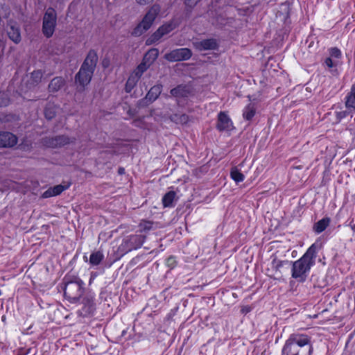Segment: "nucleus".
<instances>
[{
	"instance_id": "nucleus-23",
	"label": "nucleus",
	"mask_w": 355,
	"mask_h": 355,
	"mask_svg": "<svg viewBox=\"0 0 355 355\" xmlns=\"http://www.w3.org/2000/svg\"><path fill=\"white\" fill-rule=\"evenodd\" d=\"M159 52L156 49L149 50L144 55L143 61L148 63L150 66L158 57Z\"/></svg>"
},
{
	"instance_id": "nucleus-3",
	"label": "nucleus",
	"mask_w": 355,
	"mask_h": 355,
	"mask_svg": "<svg viewBox=\"0 0 355 355\" xmlns=\"http://www.w3.org/2000/svg\"><path fill=\"white\" fill-rule=\"evenodd\" d=\"M159 12L160 6L159 5L155 4L151 6L141 22L135 28L132 34L135 36H140L146 32L152 26Z\"/></svg>"
},
{
	"instance_id": "nucleus-15",
	"label": "nucleus",
	"mask_w": 355,
	"mask_h": 355,
	"mask_svg": "<svg viewBox=\"0 0 355 355\" xmlns=\"http://www.w3.org/2000/svg\"><path fill=\"white\" fill-rule=\"evenodd\" d=\"M69 143V139L65 136H59L49 140L47 145L51 148H57Z\"/></svg>"
},
{
	"instance_id": "nucleus-20",
	"label": "nucleus",
	"mask_w": 355,
	"mask_h": 355,
	"mask_svg": "<svg viewBox=\"0 0 355 355\" xmlns=\"http://www.w3.org/2000/svg\"><path fill=\"white\" fill-rule=\"evenodd\" d=\"M171 119L175 123L182 125L187 124L191 121L190 117L187 114L181 113L173 114L171 116Z\"/></svg>"
},
{
	"instance_id": "nucleus-28",
	"label": "nucleus",
	"mask_w": 355,
	"mask_h": 355,
	"mask_svg": "<svg viewBox=\"0 0 355 355\" xmlns=\"http://www.w3.org/2000/svg\"><path fill=\"white\" fill-rule=\"evenodd\" d=\"M230 177L236 183L241 182L245 179L244 175L241 173V171L236 167H234L231 169Z\"/></svg>"
},
{
	"instance_id": "nucleus-37",
	"label": "nucleus",
	"mask_w": 355,
	"mask_h": 355,
	"mask_svg": "<svg viewBox=\"0 0 355 355\" xmlns=\"http://www.w3.org/2000/svg\"><path fill=\"white\" fill-rule=\"evenodd\" d=\"M347 114L348 112L347 110H342L336 112V116L338 121H340L343 119L345 118L347 116Z\"/></svg>"
},
{
	"instance_id": "nucleus-14",
	"label": "nucleus",
	"mask_w": 355,
	"mask_h": 355,
	"mask_svg": "<svg viewBox=\"0 0 355 355\" xmlns=\"http://www.w3.org/2000/svg\"><path fill=\"white\" fill-rule=\"evenodd\" d=\"M195 46L199 50H211L216 48L217 43L214 39H207L196 42Z\"/></svg>"
},
{
	"instance_id": "nucleus-35",
	"label": "nucleus",
	"mask_w": 355,
	"mask_h": 355,
	"mask_svg": "<svg viewBox=\"0 0 355 355\" xmlns=\"http://www.w3.org/2000/svg\"><path fill=\"white\" fill-rule=\"evenodd\" d=\"M9 103V99L4 92H0V107L6 106Z\"/></svg>"
},
{
	"instance_id": "nucleus-42",
	"label": "nucleus",
	"mask_w": 355,
	"mask_h": 355,
	"mask_svg": "<svg viewBox=\"0 0 355 355\" xmlns=\"http://www.w3.org/2000/svg\"><path fill=\"white\" fill-rule=\"evenodd\" d=\"M250 311V308L249 307H244L243 309H242V312L243 313H248Z\"/></svg>"
},
{
	"instance_id": "nucleus-17",
	"label": "nucleus",
	"mask_w": 355,
	"mask_h": 355,
	"mask_svg": "<svg viewBox=\"0 0 355 355\" xmlns=\"http://www.w3.org/2000/svg\"><path fill=\"white\" fill-rule=\"evenodd\" d=\"M330 224V218L328 217L323 218L318 221L313 226V230L315 233L320 234Z\"/></svg>"
},
{
	"instance_id": "nucleus-30",
	"label": "nucleus",
	"mask_w": 355,
	"mask_h": 355,
	"mask_svg": "<svg viewBox=\"0 0 355 355\" xmlns=\"http://www.w3.org/2000/svg\"><path fill=\"white\" fill-rule=\"evenodd\" d=\"M150 65L142 60L141 63L139 64L135 70L132 72L137 74L139 78L141 77L143 73L149 68Z\"/></svg>"
},
{
	"instance_id": "nucleus-6",
	"label": "nucleus",
	"mask_w": 355,
	"mask_h": 355,
	"mask_svg": "<svg viewBox=\"0 0 355 355\" xmlns=\"http://www.w3.org/2000/svg\"><path fill=\"white\" fill-rule=\"evenodd\" d=\"M97 60L98 56L96 52L94 51H90L80 69V76L86 73V82L91 80L94 69L96 67Z\"/></svg>"
},
{
	"instance_id": "nucleus-32",
	"label": "nucleus",
	"mask_w": 355,
	"mask_h": 355,
	"mask_svg": "<svg viewBox=\"0 0 355 355\" xmlns=\"http://www.w3.org/2000/svg\"><path fill=\"white\" fill-rule=\"evenodd\" d=\"M86 73H84L81 76H80V71L78 73V74L76 76V81L80 85L85 87V85H88L91 80H89L88 82L85 81L86 78Z\"/></svg>"
},
{
	"instance_id": "nucleus-33",
	"label": "nucleus",
	"mask_w": 355,
	"mask_h": 355,
	"mask_svg": "<svg viewBox=\"0 0 355 355\" xmlns=\"http://www.w3.org/2000/svg\"><path fill=\"white\" fill-rule=\"evenodd\" d=\"M330 58L338 60L341 58L342 53L340 49L338 48H331L329 50Z\"/></svg>"
},
{
	"instance_id": "nucleus-1",
	"label": "nucleus",
	"mask_w": 355,
	"mask_h": 355,
	"mask_svg": "<svg viewBox=\"0 0 355 355\" xmlns=\"http://www.w3.org/2000/svg\"><path fill=\"white\" fill-rule=\"evenodd\" d=\"M322 248V243L316 241L298 260L293 262L291 276L297 282L306 281L311 268L315 265L317 253Z\"/></svg>"
},
{
	"instance_id": "nucleus-11",
	"label": "nucleus",
	"mask_w": 355,
	"mask_h": 355,
	"mask_svg": "<svg viewBox=\"0 0 355 355\" xmlns=\"http://www.w3.org/2000/svg\"><path fill=\"white\" fill-rule=\"evenodd\" d=\"M144 240L145 236L142 235H131L124 241V244L128 250H136L142 245Z\"/></svg>"
},
{
	"instance_id": "nucleus-24",
	"label": "nucleus",
	"mask_w": 355,
	"mask_h": 355,
	"mask_svg": "<svg viewBox=\"0 0 355 355\" xmlns=\"http://www.w3.org/2000/svg\"><path fill=\"white\" fill-rule=\"evenodd\" d=\"M139 79L140 78L137 74L132 73L126 82L125 91L128 93L130 92L136 86Z\"/></svg>"
},
{
	"instance_id": "nucleus-22",
	"label": "nucleus",
	"mask_w": 355,
	"mask_h": 355,
	"mask_svg": "<svg viewBox=\"0 0 355 355\" xmlns=\"http://www.w3.org/2000/svg\"><path fill=\"white\" fill-rule=\"evenodd\" d=\"M161 92H162V85H155L153 87H151L150 89L148 91V92L146 95V98L150 101H153L157 98V97L161 94Z\"/></svg>"
},
{
	"instance_id": "nucleus-25",
	"label": "nucleus",
	"mask_w": 355,
	"mask_h": 355,
	"mask_svg": "<svg viewBox=\"0 0 355 355\" xmlns=\"http://www.w3.org/2000/svg\"><path fill=\"white\" fill-rule=\"evenodd\" d=\"M64 80L61 77L54 78L49 85L50 92L58 91L64 85Z\"/></svg>"
},
{
	"instance_id": "nucleus-18",
	"label": "nucleus",
	"mask_w": 355,
	"mask_h": 355,
	"mask_svg": "<svg viewBox=\"0 0 355 355\" xmlns=\"http://www.w3.org/2000/svg\"><path fill=\"white\" fill-rule=\"evenodd\" d=\"M171 94L174 97L179 98L186 97L189 94V88L187 86H178L171 91Z\"/></svg>"
},
{
	"instance_id": "nucleus-29",
	"label": "nucleus",
	"mask_w": 355,
	"mask_h": 355,
	"mask_svg": "<svg viewBox=\"0 0 355 355\" xmlns=\"http://www.w3.org/2000/svg\"><path fill=\"white\" fill-rule=\"evenodd\" d=\"M139 231L141 232H147L155 228V224L148 220H141L139 225Z\"/></svg>"
},
{
	"instance_id": "nucleus-21",
	"label": "nucleus",
	"mask_w": 355,
	"mask_h": 355,
	"mask_svg": "<svg viewBox=\"0 0 355 355\" xmlns=\"http://www.w3.org/2000/svg\"><path fill=\"white\" fill-rule=\"evenodd\" d=\"M176 193L175 191H171L167 192L162 198V203L164 207H173V202L175 199Z\"/></svg>"
},
{
	"instance_id": "nucleus-12",
	"label": "nucleus",
	"mask_w": 355,
	"mask_h": 355,
	"mask_svg": "<svg viewBox=\"0 0 355 355\" xmlns=\"http://www.w3.org/2000/svg\"><path fill=\"white\" fill-rule=\"evenodd\" d=\"M17 137L10 132H0V147H11L17 144Z\"/></svg>"
},
{
	"instance_id": "nucleus-43",
	"label": "nucleus",
	"mask_w": 355,
	"mask_h": 355,
	"mask_svg": "<svg viewBox=\"0 0 355 355\" xmlns=\"http://www.w3.org/2000/svg\"><path fill=\"white\" fill-rule=\"evenodd\" d=\"M123 172V169H120V170H119V173H122Z\"/></svg>"
},
{
	"instance_id": "nucleus-31",
	"label": "nucleus",
	"mask_w": 355,
	"mask_h": 355,
	"mask_svg": "<svg viewBox=\"0 0 355 355\" xmlns=\"http://www.w3.org/2000/svg\"><path fill=\"white\" fill-rule=\"evenodd\" d=\"M42 72L40 70H37V71H34L31 74V78H30V80H31V85H34L37 83H38L42 78Z\"/></svg>"
},
{
	"instance_id": "nucleus-2",
	"label": "nucleus",
	"mask_w": 355,
	"mask_h": 355,
	"mask_svg": "<svg viewBox=\"0 0 355 355\" xmlns=\"http://www.w3.org/2000/svg\"><path fill=\"white\" fill-rule=\"evenodd\" d=\"M313 347L310 338L302 334H292L286 341L282 355H312Z\"/></svg>"
},
{
	"instance_id": "nucleus-13",
	"label": "nucleus",
	"mask_w": 355,
	"mask_h": 355,
	"mask_svg": "<svg viewBox=\"0 0 355 355\" xmlns=\"http://www.w3.org/2000/svg\"><path fill=\"white\" fill-rule=\"evenodd\" d=\"M9 38L15 43L18 44L21 41V34L19 27L16 24L10 22L7 27Z\"/></svg>"
},
{
	"instance_id": "nucleus-38",
	"label": "nucleus",
	"mask_w": 355,
	"mask_h": 355,
	"mask_svg": "<svg viewBox=\"0 0 355 355\" xmlns=\"http://www.w3.org/2000/svg\"><path fill=\"white\" fill-rule=\"evenodd\" d=\"M166 265L168 267L173 268L175 266V258L173 257H168L166 259Z\"/></svg>"
},
{
	"instance_id": "nucleus-7",
	"label": "nucleus",
	"mask_w": 355,
	"mask_h": 355,
	"mask_svg": "<svg viewBox=\"0 0 355 355\" xmlns=\"http://www.w3.org/2000/svg\"><path fill=\"white\" fill-rule=\"evenodd\" d=\"M192 55V53L189 49L182 48L171 51L165 54L164 58L169 62H178L182 60H187Z\"/></svg>"
},
{
	"instance_id": "nucleus-34",
	"label": "nucleus",
	"mask_w": 355,
	"mask_h": 355,
	"mask_svg": "<svg viewBox=\"0 0 355 355\" xmlns=\"http://www.w3.org/2000/svg\"><path fill=\"white\" fill-rule=\"evenodd\" d=\"M324 64L328 68H333L338 65V60H334V59L329 57L325 59Z\"/></svg>"
},
{
	"instance_id": "nucleus-26",
	"label": "nucleus",
	"mask_w": 355,
	"mask_h": 355,
	"mask_svg": "<svg viewBox=\"0 0 355 355\" xmlns=\"http://www.w3.org/2000/svg\"><path fill=\"white\" fill-rule=\"evenodd\" d=\"M255 112V105L252 103H250L243 109V116L248 121L251 120L254 117Z\"/></svg>"
},
{
	"instance_id": "nucleus-4",
	"label": "nucleus",
	"mask_w": 355,
	"mask_h": 355,
	"mask_svg": "<svg viewBox=\"0 0 355 355\" xmlns=\"http://www.w3.org/2000/svg\"><path fill=\"white\" fill-rule=\"evenodd\" d=\"M83 286L84 283L81 280L67 283L64 290L65 298L71 303L78 302L83 295Z\"/></svg>"
},
{
	"instance_id": "nucleus-19",
	"label": "nucleus",
	"mask_w": 355,
	"mask_h": 355,
	"mask_svg": "<svg viewBox=\"0 0 355 355\" xmlns=\"http://www.w3.org/2000/svg\"><path fill=\"white\" fill-rule=\"evenodd\" d=\"M345 106L349 110H355V85L351 89V92L346 96Z\"/></svg>"
},
{
	"instance_id": "nucleus-27",
	"label": "nucleus",
	"mask_w": 355,
	"mask_h": 355,
	"mask_svg": "<svg viewBox=\"0 0 355 355\" xmlns=\"http://www.w3.org/2000/svg\"><path fill=\"white\" fill-rule=\"evenodd\" d=\"M104 258L103 254L100 251H96L91 254L89 257V263L92 266H98Z\"/></svg>"
},
{
	"instance_id": "nucleus-39",
	"label": "nucleus",
	"mask_w": 355,
	"mask_h": 355,
	"mask_svg": "<svg viewBox=\"0 0 355 355\" xmlns=\"http://www.w3.org/2000/svg\"><path fill=\"white\" fill-rule=\"evenodd\" d=\"M185 3L188 6H193L198 1V0H184Z\"/></svg>"
},
{
	"instance_id": "nucleus-40",
	"label": "nucleus",
	"mask_w": 355,
	"mask_h": 355,
	"mask_svg": "<svg viewBox=\"0 0 355 355\" xmlns=\"http://www.w3.org/2000/svg\"><path fill=\"white\" fill-rule=\"evenodd\" d=\"M153 1V0H136L137 3L140 5H146Z\"/></svg>"
},
{
	"instance_id": "nucleus-9",
	"label": "nucleus",
	"mask_w": 355,
	"mask_h": 355,
	"mask_svg": "<svg viewBox=\"0 0 355 355\" xmlns=\"http://www.w3.org/2000/svg\"><path fill=\"white\" fill-rule=\"evenodd\" d=\"M216 128L219 131L229 132L234 127L233 122L226 112H220L218 114Z\"/></svg>"
},
{
	"instance_id": "nucleus-41",
	"label": "nucleus",
	"mask_w": 355,
	"mask_h": 355,
	"mask_svg": "<svg viewBox=\"0 0 355 355\" xmlns=\"http://www.w3.org/2000/svg\"><path fill=\"white\" fill-rule=\"evenodd\" d=\"M284 261H278L276 264V268H279L283 266Z\"/></svg>"
},
{
	"instance_id": "nucleus-8",
	"label": "nucleus",
	"mask_w": 355,
	"mask_h": 355,
	"mask_svg": "<svg viewBox=\"0 0 355 355\" xmlns=\"http://www.w3.org/2000/svg\"><path fill=\"white\" fill-rule=\"evenodd\" d=\"M176 26V23L173 21L163 24L147 40L146 43L150 44L158 41L164 35L172 31Z\"/></svg>"
},
{
	"instance_id": "nucleus-5",
	"label": "nucleus",
	"mask_w": 355,
	"mask_h": 355,
	"mask_svg": "<svg viewBox=\"0 0 355 355\" xmlns=\"http://www.w3.org/2000/svg\"><path fill=\"white\" fill-rule=\"evenodd\" d=\"M57 15L54 9L49 8L46 10L43 17L42 32L46 37L53 35L56 26Z\"/></svg>"
},
{
	"instance_id": "nucleus-16",
	"label": "nucleus",
	"mask_w": 355,
	"mask_h": 355,
	"mask_svg": "<svg viewBox=\"0 0 355 355\" xmlns=\"http://www.w3.org/2000/svg\"><path fill=\"white\" fill-rule=\"evenodd\" d=\"M67 189V187H64L61 184L55 186V187L46 190L43 193V197L44 198H49V197L58 196Z\"/></svg>"
},
{
	"instance_id": "nucleus-36",
	"label": "nucleus",
	"mask_w": 355,
	"mask_h": 355,
	"mask_svg": "<svg viewBox=\"0 0 355 355\" xmlns=\"http://www.w3.org/2000/svg\"><path fill=\"white\" fill-rule=\"evenodd\" d=\"M44 114L46 119H51L55 116V112L53 108L51 109V107H47L45 109Z\"/></svg>"
},
{
	"instance_id": "nucleus-10",
	"label": "nucleus",
	"mask_w": 355,
	"mask_h": 355,
	"mask_svg": "<svg viewBox=\"0 0 355 355\" xmlns=\"http://www.w3.org/2000/svg\"><path fill=\"white\" fill-rule=\"evenodd\" d=\"M94 295H89L83 299V306L80 311V315L87 316L92 314L95 310V303L94 302Z\"/></svg>"
}]
</instances>
